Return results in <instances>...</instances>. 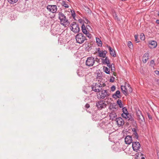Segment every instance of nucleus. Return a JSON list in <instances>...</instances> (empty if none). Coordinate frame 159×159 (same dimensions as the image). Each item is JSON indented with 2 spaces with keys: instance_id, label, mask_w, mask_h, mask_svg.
Instances as JSON below:
<instances>
[{
  "instance_id": "6e6552de",
  "label": "nucleus",
  "mask_w": 159,
  "mask_h": 159,
  "mask_svg": "<svg viewBox=\"0 0 159 159\" xmlns=\"http://www.w3.org/2000/svg\"><path fill=\"white\" fill-rule=\"evenodd\" d=\"M102 84L99 83H96L94 86L92 88L93 90L95 92H98L100 91L102 89Z\"/></svg>"
},
{
  "instance_id": "72a5a7b5",
  "label": "nucleus",
  "mask_w": 159,
  "mask_h": 159,
  "mask_svg": "<svg viewBox=\"0 0 159 159\" xmlns=\"http://www.w3.org/2000/svg\"><path fill=\"white\" fill-rule=\"evenodd\" d=\"M114 79L115 78L114 77H112V78H111L110 79V81L112 82H113L114 81Z\"/></svg>"
},
{
  "instance_id": "4c0bfd02",
  "label": "nucleus",
  "mask_w": 159,
  "mask_h": 159,
  "mask_svg": "<svg viewBox=\"0 0 159 159\" xmlns=\"http://www.w3.org/2000/svg\"><path fill=\"white\" fill-rule=\"evenodd\" d=\"M155 73L156 74H157V75H159V71H158V70H155Z\"/></svg>"
},
{
  "instance_id": "8fccbe9b",
  "label": "nucleus",
  "mask_w": 159,
  "mask_h": 159,
  "mask_svg": "<svg viewBox=\"0 0 159 159\" xmlns=\"http://www.w3.org/2000/svg\"><path fill=\"white\" fill-rule=\"evenodd\" d=\"M104 60H107V57H106V58Z\"/></svg>"
},
{
  "instance_id": "423d86ee",
  "label": "nucleus",
  "mask_w": 159,
  "mask_h": 159,
  "mask_svg": "<svg viewBox=\"0 0 159 159\" xmlns=\"http://www.w3.org/2000/svg\"><path fill=\"white\" fill-rule=\"evenodd\" d=\"M96 106L98 108L101 109L102 108L105 107L107 105L103 101H100L97 102Z\"/></svg>"
},
{
  "instance_id": "f8f14e48",
  "label": "nucleus",
  "mask_w": 159,
  "mask_h": 159,
  "mask_svg": "<svg viewBox=\"0 0 159 159\" xmlns=\"http://www.w3.org/2000/svg\"><path fill=\"white\" fill-rule=\"evenodd\" d=\"M99 56L103 58H104L106 57V54L107 53V52L105 50L104 51H98Z\"/></svg>"
},
{
  "instance_id": "cd10ccee",
  "label": "nucleus",
  "mask_w": 159,
  "mask_h": 159,
  "mask_svg": "<svg viewBox=\"0 0 159 159\" xmlns=\"http://www.w3.org/2000/svg\"><path fill=\"white\" fill-rule=\"evenodd\" d=\"M128 46L130 48H133L132 44L130 41H129L128 42Z\"/></svg>"
},
{
  "instance_id": "c9c22d12",
  "label": "nucleus",
  "mask_w": 159,
  "mask_h": 159,
  "mask_svg": "<svg viewBox=\"0 0 159 159\" xmlns=\"http://www.w3.org/2000/svg\"><path fill=\"white\" fill-rule=\"evenodd\" d=\"M113 16L114 17H115V19H118L116 13H114L113 14Z\"/></svg>"
},
{
  "instance_id": "dca6fc26",
  "label": "nucleus",
  "mask_w": 159,
  "mask_h": 159,
  "mask_svg": "<svg viewBox=\"0 0 159 159\" xmlns=\"http://www.w3.org/2000/svg\"><path fill=\"white\" fill-rule=\"evenodd\" d=\"M137 118L140 123H142L144 121V117L141 114L138 115Z\"/></svg>"
},
{
  "instance_id": "c03bdc74",
  "label": "nucleus",
  "mask_w": 159,
  "mask_h": 159,
  "mask_svg": "<svg viewBox=\"0 0 159 159\" xmlns=\"http://www.w3.org/2000/svg\"><path fill=\"white\" fill-rule=\"evenodd\" d=\"M154 60H151V63H154Z\"/></svg>"
},
{
  "instance_id": "f03ea898",
  "label": "nucleus",
  "mask_w": 159,
  "mask_h": 159,
  "mask_svg": "<svg viewBox=\"0 0 159 159\" xmlns=\"http://www.w3.org/2000/svg\"><path fill=\"white\" fill-rule=\"evenodd\" d=\"M70 29L74 34L78 33L80 31L78 24L75 22H73L70 24Z\"/></svg>"
},
{
  "instance_id": "ea45409f",
  "label": "nucleus",
  "mask_w": 159,
  "mask_h": 159,
  "mask_svg": "<svg viewBox=\"0 0 159 159\" xmlns=\"http://www.w3.org/2000/svg\"><path fill=\"white\" fill-rule=\"evenodd\" d=\"M113 75H114V76H116V72H114V71H113Z\"/></svg>"
},
{
  "instance_id": "4be33fe9",
  "label": "nucleus",
  "mask_w": 159,
  "mask_h": 159,
  "mask_svg": "<svg viewBox=\"0 0 159 159\" xmlns=\"http://www.w3.org/2000/svg\"><path fill=\"white\" fill-rule=\"evenodd\" d=\"M117 103L120 108H123L124 107L123 104H122V101L121 100L119 99L117 101Z\"/></svg>"
},
{
  "instance_id": "0eeeda50",
  "label": "nucleus",
  "mask_w": 159,
  "mask_h": 159,
  "mask_svg": "<svg viewBox=\"0 0 159 159\" xmlns=\"http://www.w3.org/2000/svg\"><path fill=\"white\" fill-rule=\"evenodd\" d=\"M47 9L48 10L53 13L56 12L57 11L56 5H48L47 7Z\"/></svg>"
},
{
  "instance_id": "603ef678",
  "label": "nucleus",
  "mask_w": 159,
  "mask_h": 159,
  "mask_svg": "<svg viewBox=\"0 0 159 159\" xmlns=\"http://www.w3.org/2000/svg\"><path fill=\"white\" fill-rule=\"evenodd\" d=\"M54 16H53L52 17H51V18H53Z\"/></svg>"
},
{
  "instance_id": "a19ab883",
  "label": "nucleus",
  "mask_w": 159,
  "mask_h": 159,
  "mask_svg": "<svg viewBox=\"0 0 159 159\" xmlns=\"http://www.w3.org/2000/svg\"><path fill=\"white\" fill-rule=\"evenodd\" d=\"M102 87H105L106 86V84L105 83H103L102 85Z\"/></svg>"
},
{
  "instance_id": "1a4fd4ad",
  "label": "nucleus",
  "mask_w": 159,
  "mask_h": 159,
  "mask_svg": "<svg viewBox=\"0 0 159 159\" xmlns=\"http://www.w3.org/2000/svg\"><path fill=\"white\" fill-rule=\"evenodd\" d=\"M132 147L134 151L137 152L140 148V145L138 142H133Z\"/></svg>"
},
{
  "instance_id": "a878e982",
  "label": "nucleus",
  "mask_w": 159,
  "mask_h": 159,
  "mask_svg": "<svg viewBox=\"0 0 159 159\" xmlns=\"http://www.w3.org/2000/svg\"><path fill=\"white\" fill-rule=\"evenodd\" d=\"M18 0H8V2L11 4H14L16 3Z\"/></svg>"
},
{
  "instance_id": "864d4df0",
  "label": "nucleus",
  "mask_w": 159,
  "mask_h": 159,
  "mask_svg": "<svg viewBox=\"0 0 159 159\" xmlns=\"http://www.w3.org/2000/svg\"><path fill=\"white\" fill-rule=\"evenodd\" d=\"M149 119H151V118H150V117H149Z\"/></svg>"
},
{
  "instance_id": "f704fd0d",
  "label": "nucleus",
  "mask_w": 159,
  "mask_h": 159,
  "mask_svg": "<svg viewBox=\"0 0 159 159\" xmlns=\"http://www.w3.org/2000/svg\"><path fill=\"white\" fill-rule=\"evenodd\" d=\"M90 105L89 104L87 103L85 105V107L87 108H88L89 107Z\"/></svg>"
},
{
  "instance_id": "3c124183",
  "label": "nucleus",
  "mask_w": 159,
  "mask_h": 159,
  "mask_svg": "<svg viewBox=\"0 0 159 159\" xmlns=\"http://www.w3.org/2000/svg\"><path fill=\"white\" fill-rule=\"evenodd\" d=\"M158 15L159 16V11L158 13Z\"/></svg>"
},
{
  "instance_id": "37998d69",
  "label": "nucleus",
  "mask_w": 159,
  "mask_h": 159,
  "mask_svg": "<svg viewBox=\"0 0 159 159\" xmlns=\"http://www.w3.org/2000/svg\"><path fill=\"white\" fill-rule=\"evenodd\" d=\"M156 22L158 24H159V20H157L156 21Z\"/></svg>"
},
{
  "instance_id": "6ab92c4d",
  "label": "nucleus",
  "mask_w": 159,
  "mask_h": 159,
  "mask_svg": "<svg viewBox=\"0 0 159 159\" xmlns=\"http://www.w3.org/2000/svg\"><path fill=\"white\" fill-rule=\"evenodd\" d=\"M150 46H149L150 47L152 48H155L157 46V43L156 41H151L149 43Z\"/></svg>"
},
{
  "instance_id": "9d476101",
  "label": "nucleus",
  "mask_w": 159,
  "mask_h": 159,
  "mask_svg": "<svg viewBox=\"0 0 159 159\" xmlns=\"http://www.w3.org/2000/svg\"><path fill=\"white\" fill-rule=\"evenodd\" d=\"M116 121L117 124L119 126H122L124 124V121L122 118L121 117H119L116 118Z\"/></svg>"
},
{
  "instance_id": "9b49d317",
  "label": "nucleus",
  "mask_w": 159,
  "mask_h": 159,
  "mask_svg": "<svg viewBox=\"0 0 159 159\" xmlns=\"http://www.w3.org/2000/svg\"><path fill=\"white\" fill-rule=\"evenodd\" d=\"M125 143L128 145L131 144L132 142V137L129 135L127 136L125 139Z\"/></svg>"
},
{
  "instance_id": "79ce46f5",
  "label": "nucleus",
  "mask_w": 159,
  "mask_h": 159,
  "mask_svg": "<svg viewBox=\"0 0 159 159\" xmlns=\"http://www.w3.org/2000/svg\"><path fill=\"white\" fill-rule=\"evenodd\" d=\"M111 70L112 71H114L115 70V68L113 67V68H112V67H111Z\"/></svg>"
},
{
  "instance_id": "49530a36",
  "label": "nucleus",
  "mask_w": 159,
  "mask_h": 159,
  "mask_svg": "<svg viewBox=\"0 0 159 159\" xmlns=\"http://www.w3.org/2000/svg\"><path fill=\"white\" fill-rule=\"evenodd\" d=\"M143 63H146V60H143Z\"/></svg>"
},
{
  "instance_id": "7c9ffc66",
  "label": "nucleus",
  "mask_w": 159,
  "mask_h": 159,
  "mask_svg": "<svg viewBox=\"0 0 159 159\" xmlns=\"http://www.w3.org/2000/svg\"><path fill=\"white\" fill-rule=\"evenodd\" d=\"M111 90L112 91H114L116 89V87L114 85H113L111 88Z\"/></svg>"
},
{
  "instance_id": "5fc2aeb1",
  "label": "nucleus",
  "mask_w": 159,
  "mask_h": 159,
  "mask_svg": "<svg viewBox=\"0 0 159 159\" xmlns=\"http://www.w3.org/2000/svg\"><path fill=\"white\" fill-rule=\"evenodd\" d=\"M149 119H151V118H150V117H149Z\"/></svg>"
},
{
  "instance_id": "58836bf2",
  "label": "nucleus",
  "mask_w": 159,
  "mask_h": 159,
  "mask_svg": "<svg viewBox=\"0 0 159 159\" xmlns=\"http://www.w3.org/2000/svg\"><path fill=\"white\" fill-rule=\"evenodd\" d=\"M128 87L129 88V91L130 92H132V89H131V87H130L129 86H128Z\"/></svg>"
},
{
  "instance_id": "aec40b11",
  "label": "nucleus",
  "mask_w": 159,
  "mask_h": 159,
  "mask_svg": "<svg viewBox=\"0 0 159 159\" xmlns=\"http://www.w3.org/2000/svg\"><path fill=\"white\" fill-rule=\"evenodd\" d=\"M96 42L99 46L101 47L102 45V41L98 38H96Z\"/></svg>"
},
{
  "instance_id": "393cba45",
  "label": "nucleus",
  "mask_w": 159,
  "mask_h": 159,
  "mask_svg": "<svg viewBox=\"0 0 159 159\" xmlns=\"http://www.w3.org/2000/svg\"><path fill=\"white\" fill-rule=\"evenodd\" d=\"M110 116L111 117L113 118H115L116 116V115L115 112H113L110 113Z\"/></svg>"
},
{
  "instance_id": "f257e3e1",
  "label": "nucleus",
  "mask_w": 159,
  "mask_h": 159,
  "mask_svg": "<svg viewBox=\"0 0 159 159\" xmlns=\"http://www.w3.org/2000/svg\"><path fill=\"white\" fill-rule=\"evenodd\" d=\"M58 18L60 20V23L64 26L66 27L69 24L68 19L66 18V16L64 14L61 12L58 13Z\"/></svg>"
},
{
  "instance_id": "b1692460",
  "label": "nucleus",
  "mask_w": 159,
  "mask_h": 159,
  "mask_svg": "<svg viewBox=\"0 0 159 159\" xmlns=\"http://www.w3.org/2000/svg\"><path fill=\"white\" fill-rule=\"evenodd\" d=\"M143 59L144 60H148L149 59V54L148 53H146L144 54Z\"/></svg>"
},
{
  "instance_id": "e433bc0d",
  "label": "nucleus",
  "mask_w": 159,
  "mask_h": 159,
  "mask_svg": "<svg viewBox=\"0 0 159 159\" xmlns=\"http://www.w3.org/2000/svg\"><path fill=\"white\" fill-rule=\"evenodd\" d=\"M94 59V58H93L92 57H89L87 59V60H93V59Z\"/></svg>"
},
{
  "instance_id": "5701e85b",
  "label": "nucleus",
  "mask_w": 159,
  "mask_h": 159,
  "mask_svg": "<svg viewBox=\"0 0 159 159\" xmlns=\"http://www.w3.org/2000/svg\"><path fill=\"white\" fill-rule=\"evenodd\" d=\"M133 131H134L133 136H134L136 139H138V134L136 132L135 129H133Z\"/></svg>"
},
{
  "instance_id": "09e8293b",
  "label": "nucleus",
  "mask_w": 159,
  "mask_h": 159,
  "mask_svg": "<svg viewBox=\"0 0 159 159\" xmlns=\"http://www.w3.org/2000/svg\"><path fill=\"white\" fill-rule=\"evenodd\" d=\"M144 159V157H142V159Z\"/></svg>"
},
{
  "instance_id": "39448f33",
  "label": "nucleus",
  "mask_w": 159,
  "mask_h": 159,
  "mask_svg": "<svg viewBox=\"0 0 159 159\" xmlns=\"http://www.w3.org/2000/svg\"><path fill=\"white\" fill-rule=\"evenodd\" d=\"M97 94L98 97V98L103 99L109 95L107 90H103L100 91Z\"/></svg>"
},
{
  "instance_id": "473e14b6",
  "label": "nucleus",
  "mask_w": 159,
  "mask_h": 159,
  "mask_svg": "<svg viewBox=\"0 0 159 159\" xmlns=\"http://www.w3.org/2000/svg\"><path fill=\"white\" fill-rule=\"evenodd\" d=\"M135 40L136 42H139V40L138 39V36L136 35H135Z\"/></svg>"
},
{
  "instance_id": "ddd939ff",
  "label": "nucleus",
  "mask_w": 159,
  "mask_h": 159,
  "mask_svg": "<svg viewBox=\"0 0 159 159\" xmlns=\"http://www.w3.org/2000/svg\"><path fill=\"white\" fill-rule=\"evenodd\" d=\"M107 47L111 55L113 57H115L116 56V54L113 49L111 48L110 46H107Z\"/></svg>"
},
{
  "instance_id": "a211bd4d",
  "label": "nucleus",
  "mask_w": 159,
  "mask_h": 159,
  "mask_svg": "<svg viewBox=\"0 0 159 159\" xmlns=\"http://www.w3.org/2000/svg\"><path fill=\"white\" fill-rule=\"evenodd\" d=\"M95 60H86V65L90 66H93Z\"/></svg>"
},
{
  "instance_id": "7ed1b4c3",
  "label": "nucleus",
  "mask_w": 159,
  "mask_h": 159,
  "mask_svg": "<svg viewBox=\"0 0 159 159\" xmlns=\"http://www.w3.org/2000/svg\"><path fill=\"white\" fill-rule=\"evenodd\" d=\"M122 111L123 112V113L121 114L122 117L126 119H128V120L131 121L134 120V118L129 114L126 108L125 107L123 108Z\"/></svg>"
},
{
  "instance_id": "4468645a",
  "label": "nucleus",
  "mask_w": 159,
  "mask_h": 159,
  "mask_svg": "<svg viewBox=\"0 0 159 159\" xmlns=\"http://www.w3.org/2000/svg\"><path fill=\"white\" fill-rule=\"evenodd\" d=\"M113 98L116 99L117 98H120L121 97L120 93L119 90L116 91V93L112 95Z\"/></svg>"
},
{
  "instance_id": "412c9836",
  "label": "nucleus",
  "mask_w": 159,
  "mask_h": 159,
  "mask_svg": "<svg viewBox=\"0 0 159 159\" xmlns=\"http://www.w3.org/2000/svg\"><path fill=\"white\" fill-rule=\"evenodd\" d=\"M103 70L106 73L109 74L110 73V70L107 67L104 66L103 68Z\"/></svg>"
},
{
  "instance_id": "2f4dec72",
  "label": "nucleus",
  "mask_w": 159,
  "mask_h": 159,
  "mask_svg": "<svg viewBox=\"0 0 159 159\" xmlns=\"http://www.w3.org/2000/svg\"><path fill=\"white\" fill-rule=\"evenodd\" d=\"M109 60H108V61L107 62V61H106V63L107 64V66H108L110 68L111 67H112V65H114L113 64H112L111 65H111L109 64Z\"/></svg>"
},
{
  "instance_id": "bb28decb",
  "label": "nucleus",
  "mask_w": 159,
  "mask_h": 159,
  "mask_svg": "<svg viewBox=\"0 0 159 159\" xmlns=\"http://www.w3.org/2000/svg\"><path fill=\"white\" fill-rule=\"evenodd\" d=\"M62 5L63 6L65 7L68 8L69 7V5L66 3L64 1H62Z\"/></svg>"
},
{
  "instance_id": "c85d7f7f",
  "label": "nucleus",
  "mask_w": 159,
  "mask_h": 159,
  "mask_svg": "<svg viewBox=\"0 0 159 159\" xmlns=\"http://www.w3.org/2000/svg\"><path fill=\"white\" fill-rule=\"evenodd\" d=\"M70 12L71 14V15L74 18H75L76 15L75 11L74 10H71Z\"/></svg>"
},
{
  "instance_id": "de8ad7c7",
  "label": "nucleus",
  "mask_w": 159,
  "mask_h": 159,
  "mask_svg": "<svg viewBox=\"0 0 159 159\" xmlns=\"http://www.w3.org/2000/svg\"><path fill=\"white\" fill-rule=\"evenodd\" d=\"M157 82H158V83L159 84V79L158 80H157Z\"/></svg>"
},
{
  "instance_id": "f3484780",
  "label": "nucleus",
  "mask_w": 159,
  "mask_h": 159,
  "mask_svg": "<svg viewBox=\"0 0 159 159\" xmlns=\"http://www.w3.org/2000/svg\"><path fill=\"white\" fill-rule=\"evenodd\" d=\"M121 88L123 93L125 95H127L128 90L126 87L125 86H121Z\"/></svg>"
},
{
  "instance_id": "20e7f679",
  "label": "nucleus",
  "mask_w": 159,
  "mask_h": 159,
  "mask_svg": "<svg viewBox=\"0 0 159 159\" xmlns=\"http://www.w3.org/2000/svg\"><path fill=\"white\" fill-rule=\"evenodd\" d=\"M75 39L77 42L80 44L83 43L86 40L85 37L81 33L77 34L75 36Z\"/></svg>"
},
{
  "instance_id": "c756f323",
  "label": "nucleus",
  "mask_w": 159,
  "mask_h": 159,
  "mask_svg": "<svg viewBox=\"0 0 159 159\" xmlns=\"http://www.w3.org/2000/svg\"><path fill=\"white\" fill-rule=\"evenodd\" d=\"M140 38L141 40H143L145 39L144 34L143 33H142L140 35Z\"/></svg>"
},
{
  "instance_id": "2eb2a0df",
  "label": "nucleus",
  "mask_w": 159,
  "mask_h": 159,
  "mask_svg": "<svg viewBox=\"0 0 159 159\" xmlns=\"http://www.w3.org/2000/svg\"><path fill=\"white\" fill-rule=\"evenodd\" d=\"M82 32L84 34H87V35L88 34V35H87V36L88 37H89V38L91 37L89 34V33H88V31H87V30L86 29L84 25H82Z\"/></svg>"
},
{
  "instance_id": "a18cd8bd",
  "label": "nucleus",
  "mask_w": 159,
  "mask_h": 159,
  "mask_svg": "<svg viewBox=\"0 0 159 159\" xmlns=\"http://www.w3.org/2000/svg\"><path fill=\"white\" fill-rule=\"evenodd\" d=\"M86 22L87 23V24H88V23H89V21L88 20H86Z\"/></svg>"
}]
</instances>
